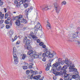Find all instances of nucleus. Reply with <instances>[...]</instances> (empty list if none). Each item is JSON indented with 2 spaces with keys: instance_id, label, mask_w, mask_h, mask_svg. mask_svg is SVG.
<instances>
[{
  "instance_id": "1",
  "label": "nucleus",
  "mask_w": 80,
  "mask_h": 80,
  "mask_svg": "<svg viewBox=\"0 0 80 80\" xmlns=\"http://www.w3.org/2000/svg\"><path fill=\"white\" fill-rule=\"evenodd\" d=\"M36 51L33 50H30L28 51V55H29V57H32V58H39V55L37 54H35L36 53Z\"/></svg>"
},
{
  "instance_id": "2",
  "label": "nucleus",
  "mask_w": 80,
  "mask_h": 80,
  "mask_svg": "<svg viewBox=\"0 0 80 80\" xmlns=\"http://www.w3.org/2000/svg\"><path fill=\"white\" fill-rule=\"evenodd\" d=\"M17 52V49L15 48H13V58L14 61L13 62L14 64L15 65H17L18 63V58L17 56L16 55Z\"/></svg>"
},
{
  "instance_id": "3",
  "label": "nucleus",
  "mask_w": 80,
  "mask_h": 80,
  "mask_svg": "<svg viewBox=\"0 0 80 80\" xmlns=\"http://www.w3.org/2000/svg\"><path fill=\"white\" fill-rule=\"evenodd\" d=\"M54 55H55V52H53L52 54V53H51L50 51H47L46 52V53H44L42 54V56L44 58H45V57H48V56H49L50 58H52L53 57V56H54Z\"/></svg>"
},
{
  "instance_id": "4",
  "label": "nucleus",
  "mask_w": 80,
  "mask_h": 80,
  "mask_svg": "<svg viewBox=\"0 0 80 80\" xmlns=\"http://www.w3.org/2000/svg\"><path fill=\"white\" fill-rule=\"evenodd\" d=\"M23 16L22 15H20L19 16H16L14 19L17 20L15 22V23L17 26H20V20H22V18Z\"/></svg>"
},
{
  "instance_id": "5",
  "label": "nucleus",
  "mask_w": 80,
  "mask_h": 80,
  "mask_svg": "<svg viewBox=\"0 0 80 80\" xmlns=\"http://www.w3.org/2000/svg\"><path fill=\"white\" fill-rule=\"evenodd\" d=\"M75 68V65L74 64H72V65H71L69 68V72H76V75H77L78 74V72L77 71V69Z\"/></svg>"
},
{
  "instance_id": "6",
  "label": "nucleus",
  "mask_w": 80,
  "mask_h": 80,
  "mask_svg": "<svg viewBox=\"0 0 80 80\" xmlns=\"http://www.w3.org/2000/svg\"><path fill=\"white\" fill-rule=\"evenodd\" d=\"M64 80H72V76L70 74H67L65 73L64 75Z\"/></svg>"
},
{
  "instance_id": "7",
  "label": "nucleus",
  "mask_w": 80,
  "mask_h": 80,
  "mask_svg": "<svg viewBox=\"0 0 80 80\" xmlns=\"http://www.w3.org/2000/svg\"><path fill=\"white\" fill-rule=\"evenodd\" d=\"M37 25L38 26V27L34 28V29H35V30L36 31H38V30H41L42 32H43L42 31V26H41V25H40V23L38 22L37 23Z\"/></svg>"
},
{
  "instance_id": "8",
  "label": "nucleus",
  "mask_w": 80,
  "mask_h": 80,
  "mask_svg": "<svg viewBox=\"0 0 80 80\" xmlns=\"http://www.w3.org/2000/svg\"><path fill=\"white\" fill-rule=\"evenodd\" d=\"M65 63L66 65H67V67H70L71 65H74L73 64H72V62L68 61V60H65Z\"/></svg>"
},
{
  "instance_id": "9",
  "label": "nucleus",
  "mask_w": 80,
  "mask_h": 80,
  "mask_svg": "<svg viewBox=\"0 0 80 80\" xmlns=\"http://www.w3.org/2000/svg\"><path fill=\"white\" fill-rule=\"evenodd\" d=\"M53 74H55L56 76H58V75H63L62 71H60V72H59L56 71L55 70H53Z\"/></svg>"
},
{
  "instance_id": "10",
  "label": "nucleus",
  "mask_w": 80,
  "mask_h": 80,
  "mask_svg": "<svg viewBox=\"0 0 80 80\" xmlns=\"http://www.w3.org/2000/svg\"><path fill=\"white\" fill-rule=\"evenodd\" d=\"M78 74L73 75L72 76V78H74L77 80H80V77H79Z\"/></svg>"
},
{
  "instance_id": "11",
  "label": "nucleus",
  "mask_w": 80,
  "mask_h": 80,
  "mask_svg": "<svg viewBox=\"0 0 80 80\" xmlns=\"http://www.w3.org/2000/svg\"><path fill=\"white\" fill-rule=\"evenodd\" d=\"M30 36L32 37V39L34 41L36 40L37 39V37L34 35V34L33 32H31L30 33Z\"/></svg>"
},
{
  "instance_id": "12",
  "label": "nucleus",
  "mask_w": 80,
  "mask_h": 80,
  "mask_svg": "<svg viewBox=\"0 0 80 80\" xmlns=\"http://www.w3.org/2000/svg\"><path fill=\"white\" fill-rule=\"evenodd\" d=\"M52 8V6L50 5L46 6L44 8L42 9L43 11H45V10H50Z\"/></svg>"
},
{
  "instance_id": "13",
  "label": "nucleus",
  "mask_w": 80,
  "mask_h": 80,
  "mask_svg": "<svg viewBox=\"0 0 80 80\" xmlns=\"http://www.w3.org/2000/svg\"><path fill=\"white\" fill-rule=\"evenodd\" d=\"M33 7H31L30 8H28V9L26 10L25 11V12L27 14H28V13L30 12H32V10H33Z\"/></svg>"
},
{
  "instance_id": "14",
  "label": "nucleus",
  "mask_w": 80,
  "mask_h": 80,
  "mask_svg": "<svg viewBox=\"0 0 80 80\" xmlns=\"http://www.w3.org/2000/svg\"><path fill=\"white\" fill-rule=\"evenodd\" d=\"M58 66V63L56 62L54 65V66H53L52 67V69H51L52 71L53 72V70H55V69L57 68V67Z\"/></svg>"
},
{
  "instance_id": "15",
  "label": "nucleus",
  "mask_w": 80,
  "mask_h": 80,
  "mask_svg": "<svg viewBox=\"0 0 80 80\" xmlns=\"http://www.w3.org/2000/svg\"><path fill=\"white\" fill-rule=\"evenodd\" d=\"M30 0H19V1L18 2V3H19L20 5H22L24 2H29Z\"/></svg>"
},
{
  "instance_id": "16",
  "label": "nucleus",
  "mask_w": 80,
  "mask_h": 80,
  "mask_svg": "<svg viewBox=\"0 0 80 80\" xmlns=\"http://www.w3.org/2000/svg\"><path fill=\"white\" fill-rule=\"evenodd\" d=\"M47 24L46 25V28L48 30H49V29H50L51 28H52V26H51V25L48 22H47Z\"/></svg>"
},
{
  "instance_id": "17",
  "label": "nucleus",
  "mask_w": 80,
  "mask_h": 80,
  "mask_svg": "<svg viewBox=\"0 0 80 80\" xmlns=\"http://www.w3.org/2000/svg\"><path fill=\"white\" fill-rule=\"evenodd\" d=\"M79 33V32L77 31L76 32H75L73 34V36H72V38H76L78 37V34Z\"/></svg>"
},
{
  "instance_id": "18",
  "label": "nucleus",
  "mask_w": 80,
  "mask_h": 80,
  "mask_svg": "<svg viewBox=\"0 0 80 80\" xmlns=\"http://www.w3.org/2000/svg\"><path fill=\"white\" fill-rule=\"evenodd\" d=\"M20 1V0H17L14 2V3L16 4V6L18 8L20 7V5L18 3V2Z\"/></svg>"
},
{
  "instance_id": "19",
  "label": "nucleus",
  "mask_w": 80,
  "mask_h": 80,
  "mask_svg": "<svg viewBox=\"0 0 80 80\" xmlns=\"http://www.w3.org/2000/svg\"><path fill=\"white\" fill-rule=\"evenodd\" d=\"M24 47L26 49H28V50H29V51H30V50H31L32 47L31 46H30V45H27V46Z\"/></svg>"
},
{
  "instance_id": "20",
  "label": "nucleus",
  "mask_w": 80,
  "mask_h": 80,
  "mask_svg": "<svg viewBox=\"0 0 80 80\" xmlns=\"http://www.w3.org/2000/svg\"><path fill=\"white\" fill-rule=\"evenodd\" d=\"M31 41L30 40H27L26 43V45H25L24 47H27V45H29Z\"/></svg>"
},
{
  "instance_id": "21",
  "label": "nucleus",
  "mask_w": 80,
  "mask_h": 80,
  "mask_svg": "<svg viewBox=\"0 0 80 80\" xmlns=\"http://www.w3.org/2000/svg\"><path fill=\"white\" fill-rule=\"evenodd\" d=\"M56 10L57 13H58L60 12V6L56 8Z\"/></svg>"
},
{
  "instance_id": "22",
  "label": "nucleus",
  "mask_w": 80,
  "mask_h": 80,
  "mask_svg": "<svg viewBox=\"0 0 80 80\" xmlns=\"http://www.w3.org/2000/svg\"><path fill=\"white\" fill-rule=\"evenodd\" d=\"M39 78H40V75L36 76L33 77V79L37 80L39 79Z\"/></svg>"
},
{
  "instance_id": "23",
  "label": "nucleus",
  "mask_w": 80,
  "mask_h": 80,
  "mask_svg": "<svg viewBox=\"0 0 80 80\" xmlns=\"http://www.w3.org/2000/svg\"><path fill=\"white\" fill-rule=\"evenodd\" d=\"M9 34L10 36H11V37H12V36L13 35V30L11 29L9 31Z\"/></svg>"
},
{
  "instance_id": "24",
  "label": "nucleus",
  "mask_w": 80,
  "mask_h": 80,
  "mask_svg": "<svg viewBox=\"0 0 80 80\" xmlns=\"http://www.w3.org/2000/svg\"><path fill=\"white\" fill-rule=\"evenodd\" d=\"M31 72H32V73H33V75H37V74H38V72L37 71H34L32 70H31Z\"/></svg>"
},
{
  "instance_id": "25",
  "label": "nucleus",
  "mask_w": 80,
  "mask_h": 80,
  "mask_svg": "<svg viewBox=\"0 0 80 80\" xmlns=\"http://www.w3.org/2000/svg\"><path fill=\"white\" fill-rule=\"evenodd\" d=\"M25 65L24 66H22V67L24 70H26V69H27L28 68V67H27V66L28 65V63H25Z\"/></svg>"
},
{
  "instance_id": "26",
  "label": "nucleus",
  "mask_w": 80,
  "mask_h": 80,
  "mask_svg": "<svg viewBox=\"0 0 80 80\" xmlns=\"http://www.w3.org/2000/svg\"><path fill=\"white\" fill-rule=\"evenodd\" d=\"M54 5L55 8H57L59 7V5H58V4L57 3V2H54Z\"/></svg>"
},
{
  "instance_id": "27",
  "label": "nucleus",
  "mask_w": 80,
  "mask_h": 80,
  "mask_svg": "<svg viewBox=\"0 0 80 80\" xmlns=\"http://www.w3.org/2000/svg\"><path fill=\"white\" fill-rule=\"evenodd\" d=\"M62 62V58H59L58 61V63L59 65L61 64V62Z\"/></svg>"
},
{
  "instance_id": "28",
  "label": "nucleus",
  "mask_w": 80,
  "mask_h": 80,
  "mask_svg": "<svg viewBox=\"0 0 80 80\" xmlns=\"http://www.w3.org/2000/svg\"><path fill=\"white\" fill-rule=\"evenodd\" d=\"M68 68L67 67V66L65 65L61 69L62 70H66V69H67Z\"/></svg>"
},
{
  "instance_id": "29",
  "label": "nucleus",
  "mask_w": 80,
  "mask_h": 80,
  "mask_svg": "<svg viewBox=\"0 0 80 80\" xmlns=\"http://www.w3.org/2000/svg\"><path fill=\"white\" fill-rule=\"evenodd\" d=\"M22 21L23 23H26L27 22V20L24 18H23Z\"/></svg>"
},
{
  "instance_id": "30",
  "label": "nucleus",
  "mask_w": 80,
  "mask_h": 80,
  "mask_svg": "<svg viewBox=\"0 0 80 80\" xmlns=\"http://www.w3.org/2000/svg\"><path fill=\"white\" fill-rule=\"evenodd\" d=\"M24 7L25 8H27L28 6V3H25L23 4Z\"/></svg>"
},
{
  "instance_id": "31",
  "label": "nucleus",
  "mask_w": 80,
  "mask_h": 80,
  "mask_svg": "<svg viewBox=\"0 0 80 80\" xmlns=\"http://www.w3.org/2000/svg\"><path fill=\"white\" fill-rule=\"evenodd\" d=\"M50 69V67H49V66H48L46 68L45 70L46 71H48V70H49V69Z\"/></svg>"
},
{
  "instance_id": "32",
  "label": "nucleus",
  "mask_w": 80,
  "mask_h": 80,
  "mask_svg": "<svg viewBox=\"0 0 80 80\" xmlns=\"http://www.w3.org/2000/svg\"><path fill=\"white\" fill-rule=\"evenodd\" d=\"M26 57H27V56H26V55L23 54L22 57V58L23 59V60H25Z\"/></svg>"
},
{
  "instance_id": "33",
  "label": "nucleus",
  "mask_w": 80,
  "mask_h": 80,
  "mask_svg": "<svg viewBox=\"0 0 80 80\" xmlns=\"http://www.w3.org/2000/svg\"><path fill=\"white\" fill-rule=\"evenodd\" d=\"M67 4V2L65 1H63L62 3V5H65Z\"/></svg>"
},
{
  "instance_id": "34",
  "label": "nucleus",
  "mask_w": 80,
  "mask_h": 80,
  "mask_svg": "<svg viewBox=\"0 0 80 80\" xmlns=\"http://www.w3.org/2000/svg\"><path fill=\"white\" fill-rule=\"evenodd\" d=\"M30 70H27L26 71V75H28L29 74V73H30Z\"/></svg>"
},
{
  "instance_id": "35",
  "label": "nucleus",
  "mask_w": 80,
  "mask_h": 80,
  "mask_svg": "<svg viewBox=\"0 0 80 80\" xmlns=\"http://www.w3.org/2000/svg\"><path fill=\"white\" fill-rule=\"evenodd\" d=\"M65 61L62 60L61 61V65H63V64H64V63H65Z\"/></svg>"
},
{
  "instance_id": "36",
  "label": "nucleus",
  "mask_w": 80,
  "mask_h": 80,
  "mask_svg": "<svg viewBox=\"0 0 80 80\" xmlns=\"http://www.w3.org/2000/svg\"><path fill=\"white\" fill-rule=\"evenodd\" d=\"M30 79L31 80H32L33 78V74H32L30 76Z\"/></svg>"
},
{
  "instance_id": "37",
  "label": "nucleus",
  "mask_w": 80,
  "mask_h": 80,
  "mask_svg": "<svg viewBox=\"0 0 80 80\" xmlns=\"http://www.w3.org/2000/svg\"><path fill=\"white\" fill-rule=\"evenodd\" d=\"M2 0H0V6L2 5L3 3V2L2 1Z\"/></svg>"
},
{
  "instance_id": "38",
  "label": "nucleus",
  "mask_w": 80,
  "mask_h": 80,
  "mask_svg": "<svg viewBox=\"0 0 80 80\" xmlns=\"http://www.w3.org/2000/svg\"><path fill=\"white\" fill-rule=\"evenodd\" d=\"M75 42H76L78 44V45H80V42L78 41H75Z\"/></svg>"
},
{
  "instance_id": "39",
  "label": "nucleus",
  "mask_w": 80,
  "mask_h": 80,
  "mask_svg": "<svg viewBox=\"0 0 80 80\" xmlns=\"http://www.w3.org/2000/svg\"><path fill=\"white\" fill-rule=\"evenodd\" d=\"M5 22L6 24H9V22H8V20H6L5 21Z\"/></svg>"
},
{
  "instance_id": "40",
  "label": "nucleus",
  "mask_w": 80,
  "mask_h": 80,
  "mask_svg": "<svg viewBox=\"0 0 80 80\" xmlns=\"http://www.w3.org/2000/svg\"><path fill=\"white\" fill-rule=\"evenodd\" d=\"M8 14L7 13H6L5 15V18H7V17H8Z\"/></svg>"
},
{
  "instance_id": "41",
  "label": "nucleus",
  "mask_w": 80,
  "mask_h": 80,
  "mask_svg": "<svg viewBox=\"0 0 80 80\" xmlns=\"http://www.w3.org/2000/svg\"><path fill=\"white\" fill-rule=\"evenodd\" d=\"M40 40L39 39H38L37 40V43H40Z\"/></svg>"
},
{
  "instance_id": "42",
  "label": "nucleus",
  "mask_w": 80,
  "mask_h": 80,
  "mask_svg": "<svg viewBox=\"0 0 80 80\" xmlns=\"http://www.w3.org/2000/svg\"><path fill=\"white\" fill-rule=\"evenodd\" d=\"M4 22V21L3 20H0V24H2L3 23V22Z\"/></svg>"
},
{
  "instance_id": "43",
  "label": "nucleus",
  "mask_w": 80,
  "mask_h": 80,
  "mask_svg": "<svg viewBox=\"0 0 80 80\" xmlns=\"http://www.w3.org/2000/svg\"><path fill=\"white\" fill-rule=\"evenodd\" d=\"M27 37H25L24 39L23 40V42H26V40H27Z\"/></svg>"
},
{
  "instance_id": "44",
  "label": "nucleus",
  "mask_w": 80,
  "mask_h": 80,
  "mask_svg": "<svg viewBox=\"0 0 80 80\" xmlns=\"http://www.w3.org/2000/svg\"><path fill=\"white\" fill-rule=\"evenodd\" d=\"M10 28V26L9 25H7L6 26V28Z\"/></svg>"
},
{
  "instance_id": "45",
  "label": "nucleus",
  "mask_w": 80,
  "mask_h": 80,
  "mask_svg": "<svg viewBox=\"0 0 80 80\" xmlns=\"http://www.w3.org/2000/svg\"><path fill=\"white\" fill-rule=\"evenodd\" d=\"M63 73H64V75L65 74V73H66V72H67V71H66V70L65 69H63Z\"/></svg>"
},
{
  "instance_id": "46",
  "label": "nucleus",
  "mask_w": 80,
  "mask_h": 80,
  "mask_svg": "<svg viewBox=\"0 0 80 80\" xmlns=\"http://www.w3.org/2000/svg\"><path fill=\"white\" fill-rule=\"evenodd\" d=\"M8 13V15H12V13H11V12H8V13Z\"/></svg>"
},
{
  "instance_id": "47",
  "label": "nucleus",
  "mask_w": 80,
  "mask_h": 80,
  "mask_svg": "<svg viewBox=\"0 0 80 80\" xmlns=\"http://www.w3.org/2000/svg\"><path fill=\"white\" fill-rule=\"evenodd\" d=\"M43 45V43L42 42H41L40 43V42L39 44V45H40V46H42Z\"/></svg>"
},
{
  "instance_id": "48",
  "label": "nucleus",
  "mask_w": 80,
  "mask_h": 80,
  "mask_svg": "<svg viewBox=\"0 0 80 80\" xmlns=\"http://www.w3.org/2000/svg\"><path fill=\"white\" fill-rule=\"evenodd\" d=\"M20 41H18L16 42V45H19V44H20Z\"/></svg>"
},
{
  "instance_id": "49",
  "label": "nucleus",
  "mask_w": 80,
  "mask_h": 80,
  "mask_svg": "<svg viewBox=\"0 0 80 80\" xmlns=\"http://www.w3.org/2000/svg\"><path fill=\"white\" fill-rule=\"evenodd\" d=\"M42 61H43V62H45V61H46V59L45 58H43L42 59Z\"/></svg>"
},
{
  "instance_id": "50",
  "label": "nucleus",
  "mask_w": 80,
  "mask_h": 80,
  "mask_svg": "<svg viewBox=\"0 0 80 80\" xmlns=\"http://www.w3.org/2000/svg\"><path fill=\"white\" fill-rule=\"evenodd\" d=\"M80 27H78L77 29V30L78 32V31H80Z\"/></svg>"
},
{
  "instance_id": "51",
  "label": "nucleus",
  "mask_w": 80,
  "mask_h": 80,
  "mask_svg": "<svg viewBox=\"0 0 80 80\" xmlns=\"http://www.w3.org/2000/svg\"><path fill=\"white\" fill-rule=\"evenodd\" d=\"M4 10L5 13H6L7 12V8H4Z\"/></svg>"
},
{
  "instance_id": "52",
  "label": "nucleus",
  "mask_w": 80,
  "mask_h": 80,
  "mask_svg": "<svg viewBox=\"0 0 80 80\" xmlns=\"http://www.w3.org/2000/svg\"><path fill=\"white\" fill-rule=\"evenodd\" d=\"M42 47L43 48H45L46 47V46H45V45H42Z\"/></svg>"
},
{
  "instance_id": "53",
  "label": "nucleus",
  "mask_w": 80,
  "mask_h": 80,
  "mask_svg": "<svg viewBox=\"0 0 80 80\" xmlns=\"http://www.w3.org/2000/svg\"><path fill=\"white\" fill-rule=\"evenodd\" d=\"M18 38V37H17V36H15L14 37V39L16 40H17V38Z\"/></svg>"
},
{
  "instance_id": "54",
  "label": "nucleus",
  "mask_w": 80,
  "mask_h": 80,
  "mask_svg": "<svg viewBox=\"0 0 80 80\" xmlns=\"http://www.w3.org/2000/svg\"><path fill=\"white\" fill-rule=\"evenodd\" d=\"M2 12H0V17H2Z\"/></svg>"
},
{
  "instance_id": "55",
  "label": "nucleus",
  "mask_w": 80,
  "mask_h": 80,
  "mask_svg": "<svg viewBox=\"0 0 80 80\" xmlns=\"http://www.w3.org/2000/svg\"><path fill=\"white\" fill-rule=\"evenodd\" d=\"M28 67L29 68H32V66H28Z\"/></svg>"
},
{
  "instance_id": "56",
  "label": "nucleus",
  "mask_w": 80,
  "mask_h": 80,
  "mask_svg": "<svg viewBox=\"0 0 80 80\" xmlns=\"http://www.w3.org/2000/svg\"><path fill=\"white\" fill-rule=\"evenodd\" d=\"M48 65H49V66H50V67H51V63H48Z\"/></svg>"
},
{
  "instance_id": "57",
  "label": "nucleus",
  "mask_w": 80,
  "mask_h": 80,
  "mask_svg": "<svg viewBox=\"0 0 80 80\" xmlns=\"http://www.w3.org/2000/svg\"><path fill=\"white\" fill-rule=\"evenodd\" d=\"M53 80H56L57 78H55V77H53Z\"/></svg>"
},
{
  "instance_id": "58",
  "label": "nucleus",
  "mask_w": 80,
  "mask_h": 80,
  "mask_svg": "<svg viewBox=\"0 0 80 80\" xmlns=\"http://www.w3.org/2000/svg\"><path fill=\"white\" fill-rule=\"evenodd\" d=\"M61 68H62V66H60L59 67V69L60 70V69H61Z\"/></svg>"
},
{
  "instance_id": "59",
  "label": "nucleus",
  "mask_w": 80,
  "mask_h": 80,
  "mask_svg": "<svg viewBox=\"0 0 80 80\" xmlns=\"http://www.w3.org/2000/svg\"><path fill=\"white\" fill-rule=\"evenodd\" d=\"M43 78H44V77L43 76L42 77V78H41V80H43Z\"/></svg>"
},
{
  "instance_id": "60",
  "label": "nucleus",
  "mask_w": 80,
  "mask_h": 80,
  "mask_svg": "<svg viewBox=\"0 0 80 80\" xmlns=\"http://www.w3.org/2000/svg\"><path fill=\"white\" fill-rule=\"evenodd\" d=\"M45 51H46V52L47 51H48V49L47 48H45Z\"/></svg>"
},
{
  "instance_id": "61",
  "label": "nucleus",
  "mask_w": 80,
  "mask_h": 80,
  "mask_svg": "<svg viewBox=\"0 0 80 80\" xmlns=\"http://www.w3.org/2000/svg\"><path fill=\"white\" fill-rule=\"evenodd\" d=\"M12 42H13L14 41H15V40H16L12 38Z\"/></svg>"
},
{
  "instance_id": "62",
  "label": "nucleus",
  "mask_w": 80,
  "mask_h": 80,
  "mask_svg": "<svg viewBox=\"0 0 80 80\" xmlns=\"http://www.w3.org/2000/svg\"><path fill=\"white\" fill-rule=\"evenodd\" d=\"M10 20V18H7V20Z\"/></svg>"
},
{
  "instance_id": "63",
  "label": "nucleus",
  "mask_w": 80,
  "mask_h": 80,
  "mask_svg": "<svg viewBox=\"0 0 80 80\" xmlns=\"http://www.w3.org/2000/svg\"><path fill=\"white\" fill-rule=\"evenodd\" d=\"M36 16L37 17L38 16V14L37 13V12H36Z\"/></svg>"
},
{
  "instance_id": "64",
  "label": "nucleus",
  "mask_w": 80,
  "mask_h": 80,
  "mask_svg": "<svg viewBox=\"0 0 80 80\" xmlns=\"http://www.w3.org/2000/svg\"><path fill=\"white\" fill-rule=\"evenodd\" d=\"M12 23H10V25L11 26V25H12Z\"/></svg>"
}]
</instances>
